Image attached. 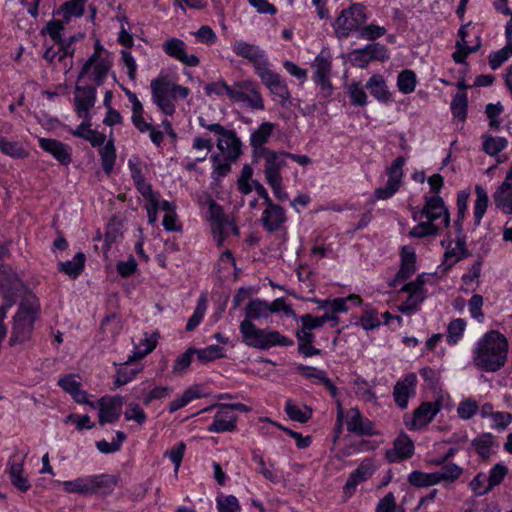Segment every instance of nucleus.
<instances>
[{
	"label": "nucleus",
	"instance_id": "obj_55",
	"mask_svg": "<svg viewBox=\"0 0 512 512\" xmlns=\"http://www.w3.org/2000/svg\"><path fill=\"white\" fill-rule=\"evenodd\" d=\"M218 512H240L241 505L238 499L233 495L219 494L216 499Z\"/></svg>",
	"mask_w": 512,
	"mask_h": 512
},
{
	"label": "nucleus",
	"instance_id": "obj_4",
	"mask_svg": "<svg viewBox=\"0 0 512 512\" xmlns=\"http://www.w3.org/2000/svg\"><path fill=\"white\" fill-rule=\"evenodd\" d=\"M239 330L243 343L252 348L268 350L275 346H289L292 344L290 339L278 331L258 328L249 319L241 321Z\"/></svg>",
	"mask_w": 512,
	"mask_h": 512
},
{
	"label": "nucleus",
	"instance_id": "obj_1",
	"mask_svg": "<svg viewBox=\"0 0 512 512\" xmlns=\"http://www.w3.org/2000/svg\"><path fill=\"white\" fill-rule=\"evenodd\" d=\"M509 349V341L503 333L498 330H489L472 345L471 359L479 370L494 373L505 367Z\"/></svg>",
	"mask_w": 512,
	"mask_h": 512
},
{
	"label": "nucleus",
	"instance_id": "obj_60",
	"mask_svg": "<svg viewBox=\"0 0 512 512\" xmlns=\"http://www.w3.org/2000/svg\"><path fill=\"white\" fill-rule=\"evenodd\" d=\"M198 359L203 362H211L224 357V349L218 345H209L203 349H195Z\"/></svg>",
	"mask_w": 512,
	"mask_h": 512
},
{
	"label": "nucleus",
	"instance_id": "obj_53",
	"mask_svg": "<svg viewBox=\"0 0 512 512\" xmlns=\"http://www.w3.org/2000/svg\"><path fill=\"white\" fill-rule=\"evenodd\" d=\"M207 310V297L202 293L197 301L193 315L189 318L186 325L187 331L194 330L202 321Z\"/></svg>",
	"mask_w": 512,
	"mask_h": 512
},
{
	"label": "nucleus",
	"instance_id": "obj_15",
	"mask_svg": "<svg viewBox=\"0 0 512 512\" xmlns=\"http://www.w3.org/2000/svg\"><path fill=\"white\" fill-rule=\"evenodd\" d=\"M24 466L25 455L14 453L9 457L5 469L12 485L21 492H26L31 488Z\"/></svg>",
	"mask_w": 512,
	"mask_h": 512
},
{
	"label": "nucleus",
	"instance_id": "obj_8",
	"mask_svg": "<svg viewBox=\"0 0 512 512\" xmlns=\"http://www.w3.org/2000/svg\"><path fill=\"white\" fill-rule=\"evenodd\" d=\"M199 125L212 132L216 137L217 148L225 160L234 161L241 154V142L235 132L218 123H207L203 117L198 118Z\"/></svg>",
	"mask_w": 512,
	"mask_h": 512
},
{
	"label": "nucleus",
	"instance_id": "obj_14",
	"mask_svg": "<svg viewBox=\"0 0 512 512\" xmlns=\"http://www.w3.org/2000/svg\"><path fill=\"white\" fill-rule=\"evenodd\" d=\"M314 83L320 87L323 96L328 97L332 93L331 57L327 53L318 54L312 62Z\"/></svg>",
	"mask_w": 512,
	"mask_h": 512
},
{
	"label": "nucleus",
	"instance_id": "obj_63",
	"mask_svg": "<svg viewBox=\"0 0 512 512\" xmlns=\"http://www.w3.org/2000/svg\"><path fill=\"white\" fill-rule=\"evenodd\" d=\"M85 3L86 0H70L66 2L61 8L64 19L69 21L72 17L82 16Z\"/></svg>",
	"mask_w": 512,
	"mask_h": 512
},
{
	"label": "nucleus",
	"instance_id": "obj_12",
	"mask_svg": "<svg viewBox=\"0 0 512 512\" xmlns=\"http://www.w3.org/2000/svg\"><path fill=\"white\" fill-rule=\"evenodd\" d=\"M430 277L426 274L419 275L415 281L405 284L399 293L407 294V299L398 306V310L405 315L414 314L423 300L426 298L427 291L424 288Z\"/></svg>",
	"mask_w": 512,
	"mask_h": 512
},
{
	"label": "nucleus",
	"instance_id": "obj_50",
	"mask_svg": "<svg viewBox=\"0 0 512 512\" xmlns=\"http://www.w3.org/2000/svg\"><path fill=\"white\" fill-rule=\"evenodd\" d=\"M417 86V76L413 70L405 69L397 76V87L403 94H411Z\"/></svg>",
	"mask_w": 512,
	"mask_h": 512
},
{
	"label": "nucleus",
	"instance_id": "obj_31",
	"mask_svg": "<svg viewBox=\"0 0 512 512\" xmlns=\"http://www.w3.org/2000/svg\"><path fill=\"white\" fill-rule=\"evenodd\" d=\"M413 453V441L406 434H401L395 439L393 448L387 450L386 458L389 462H398L411 457Z\"/></svg>",
	"mask_w": 512,
	"mask_h": 512
},
{
	"label": "nucleus",
	"instance_id": "obj_43",
	"mask_svg": "<svg viewBox=\"0 0 512 512\" xmlns=\"http://www.w3.org/2000/svg\"><path fill=\"white\" fill-rule=\"evenodd\" d=\"M0 152L13 159H23L29 154L20 142L10 141L3 136H0Z\"/></svg>",
	"mask_w": 512,
	"mask_h": 512
},
{
	"label": "nucleus",
	"instance_id": "obj_17",
	"mask_svg": "<svg viewBox=\"0 0 512 512\" xmlns=\"http://www.w3.org/2000/svg\"><path fill=\"white\" fill-rule=\"evenodd\" d=\"M258 77L263 85L270 91L275 101L280 104H285L290 99V92L285 81H283L270 66L262 71Z\"/></svg>",
	"mask_w": 512,
	"mask_h": 512
},
{
	"label": "nucleus",
	"instance_id": "obj_56",
	"mask_svg": "<svg viewBox=\"0 0 512 512\" xmlns=\"http://www.w3.org/2000/svg\"><path fill=\"white\" fill-rule=\"evenodd\" d=\"M507 145L508 142L504 137L487 135L483 140V148L491 156H495L503 151Z\"/></svg>",
	"mask_w": 512,
	"mask_h": 512
},
{
	"label": "nucleus",
	"instance_id": "obj_47",
	"mask_svg": "<svg viewBox=\"0 0 512 512\" xmlns=\"http://www.w3.org/2000/svg\"><path fill=\"white\" fill-rule=\"evenodd\" d=\"M467 323L462 318L452 320L447 327L446 341L449 345L453 346L459 343L463 338Z\"/></svg>",
	"mask_w": 512,
	"mask_h": 512
},
{
	"label": "nucleus",
	"instance_id": "obj_19",
	"mask_svg": "<svg viewBox=\"0 0 512 512\" xmlns=\"http://www.w3.org/2000/svg\"><path fill=\"white\" fill-rule=\"evenodd\" d=\"M163 51L170 57L178 60L186 66L195 67L200 60L195 54L186 51V44L178 38L172 37L162 44Z\"/></svg>",
	"mask_w": 512,
	"mask_h": 512
},
{
	"label": "nucleus",
	"instance_id": "obj_36",
	"mask_svg": "<svg viewBox=\"0 0 512 512\" xmlns=\"http://www.w3.org/2000/svg\"><path fill=\"white\" fill-rule=\"evenodd\" d=\"M72 134L89 141L93 146L102 145L105 141L104 134L91 128V117L83 119V122L72 132Z\"/></svg>",
	"mask_w": 512,
	"mask_h": 512
},
{
	"label": "nucleus",
	"instance_id": "obj_38",
	"mask_svg": "<svg viewBox=\"0 0 512 512\" xmlns=\"http://www.w3.org/2000/svg\"><path fill=\"white\" fill-rule=\"evenodd\" d=\"M271 315L269 302L261 299L251 300L245 308V318L253 322V320L266 319Z\"/></svg>",
	"mask_w": 512,
	"mask_h": 512
},
{
	"label": "nucleus",
	"instance_id": "obj_13",
	"mask_svg": "<svg viewBox=\"0 0 512 512\" xmlns=\"http://www.w3.org/2000/svg\"><path fill=\"white\" fill-rule=\"evenodd\" d=\"M209 220L211 230L218 245H221L224 238L229 234H238V228L225 218L222 208L214 202L209 204Z\"/></svg>",
	"mask_w": 512,
	"mask_h": 512
},
{
	"label": "nucleus",
	"instance_id": "obj_6",
	"mask_svg": "<svg viewBox=\"0 0 512 512\" xmlns=\"http://www.w3.org/2000/svg\"><path fill=\"white\" fill-rule=\"evenodd\" d=\"M112 66L110 53L101 45L99 41L95 42L94 52L84 63L80 72L81 78H87L101 85L106 80Z\"/></svg>",
	"mask_w": 512,
	"mask_h": 512
},
{
	"label": "nucleus",
	"instance_id": "obj_54",
	"mask_svg": "<svg viewBox=\"0 0 512 512\" xmlns=\"http://www.w3.org/2000/svg\"><path fill=\"white\" fill-rule=\"evenodd\" d=\"M104 171L109 174L115 165L116 151L114 144L109 140L99 151Z\"/></svg>",
	"mask_w": 512,
	"mask_h": 512
},
{
	"label": "nucleus",
	"instance_id": "obj_39",
	"mask_svg": "<svg viewBox=\"0 0 512 512\" xmlns=\"http://www.w3.org/2000/svg\"><path fill=\"white\" fill-rule=\"evenodd\" d=\"M132 105V122L140 132L148 131L152 126L143 117V106L136 94L128 91L126 93Z\"/></svg>",
	"mask_w": 512,
	"mask_h": 512
},
{
	"label": "nucleus",
	"instance_id": "obj_28",
	"mask_svg": "<svg viewBox=\"0 0 512 512\" xmlns=\"http://www.w3.org/2000/svg\"><path fill=\"white\" fill-rule=\"evenodd\" d=\"M237 417L232 406L222 405L217 410L213 423L208 427L212 433H222L235 428Z\"/></svg>",
	"mask_w": 512,
	"mask_h": 512
},
{
	"label": "nucleus",
	"instance_id": "obj_61",
	"mask_svg": "<svg viewBox=\"0 0 512 512\" xmlns=\"http://www.w3.org/2000/svg\"><path fill=\"white\" fill-rule=\"evenodd\" d=\"M467 95L464 92H458L451 103L452 114L460 121H464L467 114Z\"/></svg>",
	"mask_w": 512,
	"mask_h": 512
},
{
	"label": "nucleus",
	"instance_id": "obj_45",
	"mask_svg": "<svg viewBox=\"0 0 512 512\" xmlns=\"http://www.w3.org/2000/svg\"><path fill=\"white\" fill-rule=\"evenodd\" d=\"M161 211H163L164 217L162 225L166 231H179L181 224L178 221L175 205L167 200L162 201Z\"/></svg>",
	"mask_w": 512,
	"mask_h": 512
},
{
	"label": "nucleus",
	"instance_id": "obj_51",
	"mask_svg": "<svg viewBox=\"0 0 512 512\" xmlns=\"http://www.w3.org/2000/svg\"><path fill=\"white\" fill-rule=\"evenodd\" d=\"M285 411L290 419L301 423L307 422L312 416V410L305 405H298L292 401H287Z\"/></svg>",
	"mask_w": 512,
	"mask_h": 512
},
{
	"label": "nucleus",
	"instance_id": "obj_7",
	"mask_svg": "<svg viewBox=\"0 0 512 512\" xmlns=\"http://www.w3.org/2000/svg\"><path fill=\"white\" fill-rule=\"evenodd\" d=\"M262 156L265 160L264 174L267 183L277 199L287 200L288 195L282 187V176L280 173L281 169L287 165L284 152L277 153L269 149H263Z\"/></svg>",
	"mask_w": 512,
	"mask_h": 512
},
{
	"label": "nucleus",
	"instance_id": "obj_34",
	"mask_svg": "<svg viewBox=\"0 0 512 512\" xmlns=\"http://www.w3.org/2000/svg\"><path fill=\"white\" fill-rule=\"evenodd\" d=\"M416 271V253L410 246H404L401 250V267L397 273L398 280L410 278Z\"/></svg>",
	"mask_w": 512,
	"mask_h": 512
},
{
	"label": "nucleus",
	"instance_id": "obj_26",
	"mask_svg": "<svg viewBox=\"0 0 512 512\" xmlns=\"http://www.w3.org/2000/svg\"><path fill=\"white\" fill-rule=\"evenodd\" d=\"M102 476H84L74 480L61 482L63 489L68 493L88 494L94 492L102 484Z\"/></svg>",
	"mask_w": 512,
	"mask_h": 512
},
{
	"label": "nucleus",
	"instance_id": "obj_11",
	"mask_svg": "<svg viewBox=\"0 0 512 512\" xmlns=\"http://www.w3.org/2000/svg\"><path fill=\"white\" fill-rule=\"evenodd\" d=\"M366 20L364 7L359 3L353 4L342 10L336 18L333 24L335 33L339 38H346L352 32L358 30Z\"/></svg>",
	"mask_w": 512,
	"mask_h": 512
},
{
	"label": "nucleus",
	"instance_id": "obj_48",
	"mask_svg": "<svg viewBox=\"0 0 512 512\" xmlns=\"http://www.w3.org/2000/svg\"><path fill=\"white\" fill-rule=\"evenodd\" d=\"M300 371L303 376L312 379L317 383L323 384L325 387H327V389L331 392L333 396L336 395V387L327 377L326 373L323 370L313 367H301Z\"/></svg>",
	"mask_w": 512,
	"mask_h": 512
},
{
	"label": "nucleus",
	"instance_id": "obj_22",
	"mask_svg": "<svg viewBox=\"0 0 512 512\" xmlns=\"http://www.w3.org/2000/svg\"><path fill=\"white\" fill-rule=\"evenodd\" d=\"M159 334L157 332H143L133 340V350L128 357V362L140 360L150 354L157 346Z\"/></svg>",
	"mask_w": 512,
	"mask_h": 512
},
{
	"label": "nucleus",
	"instance_id": "obj_23",
	"mask_svg": "<svg viewBox=\"0 0 512 512\" xmlns=\"http://www.w3.org/2000/svg\"><path fill=\"white\" fill-rule=\"evenodd\" d=\"M376 469H377V465L375 464V462L373 460H371V459L364 460L359 465V467L354 472H352L351 475L349 476V478L344 486V493L349 496L352 495L355 492L356 487L363 481H366L367 479H369L374 474Z\"/></svg>",
	"mask_w": 512,
	"mask_h": 512
},
{
	"label": "nucleus",
	"instance_id": "obj_58",
	"mask_svg": "<svg viewBox=\"0 0 512 512\" xmlns=\"http://www.w3.org/2000/svg\"><path fill=\"white\" fill-rule=\"evenodd\" d=\"M274 129L270 122H263L257 130L251 134V143L254 147H262L269 139Z\"/></svg>",
	"mask_w": 512,
	"mask_h": 512
},
{
	"label": "nucleus",
	"instance_id": "obj_3",
	"mask_svg": "<svg viewBox=\"0 0 512 512\" xmlns=\"http://www.w3.org/2000/svg\"><path fill=\"white\" fill-rule=\"evenodd\" d=\"M152 101L165 115H173L176 111L174 100L185 99L190 90L172 81L170 76L161 72L150 83Z\"/></svg>",
	"mask_w": 512,
	"mask_h": 512
},
{
	"label": "nucleus",
	"instance_id": "obj_42",
	"mask_svg": "<svg viewBox=\"0 0 512 512\" xmlns=\"http://www.w3.org/2000/svg\"><path fill=\"white\" fill-rule=\"evenodd\" d=\"M85 265V255L77 253L71 260L66 262H59V271L65 273L72 279H76L83 271Z\"/></svg>",
	"mask_w": 512,
	"mask_h": 512
},
{
	"label": "nucleus",
	"instance_id": "obj_10",
	"mask_svg": "<svg viewBox=\"0 0 512 512\" xmlns=\"http://www.w3.org/2000/svg\"><path fill=\"white\" fill-rule=\"evenodd\" d=\"M231 49L235 55L252 64L257 76L268 66H271L266 52L254 43L243 39H234L231 41Z\"/></svg>",
	"mask_w": 512,
	"mask_h": 512
},
{
	"label": "nucleus",
	"instance_id": "obj_40",
	"mask_svg": "<svg viewBox=\"0 0 512 512\" xmlns=\"http://www.w3.org/2000/svg\"><path fill=\"white\" fill-rule=\"evenodd\" d=\"M495 205L506 214L512 215V185L502 183L494 195Z\"/></svg>",
	"mask_w": 512,
	"mask_h": 512
},
{
	"label": "nucleus",
	"instance_id": "obj_5",
	"mask_svg": "<svg viewBox=\"0 0 512 512\" xmlns=\"http://www.w3.org/2000/svg\"><path fill=\"white\" fill-rule=\"evenodd\" d=\"M39 312L38 299L32 295H27L19 305V309L14 317L11 343L16 344L25 341L32 333L34 322Z\"/></svg>",
	"mask_w": 512,
	"mask_h": 512
},
{
	"label": "nucleus",
	"instance_id": "obj_59",
	"mask_svg": "<svg viewBox=\"0 0 512 512\" xmlns=\"http://www.w3.org/2000/svg\"><path fill=\"white\" fill-rule=\"evenodd\" d=\"M346 89L353 105L364 106L367 104V94L360 82L353 81L346 86Z\"/></svg>",
	"mask_w": 512,
	"mask_h": 512
},
{
	"label": "nucleus",
	"instance_id": "obj_62",
	"mask_svg": "<svg viewBox=\"0 0 512 512\" xmlns=\"http://www.w3.org/2000/svg\"><path fill=\"white\" fill-rule=\"evenodd\" d=\"M463 472V469L454 464L449 463L441 468L439 471H435V474L439 478V483L441 482H454L457 480Z\"/></svg>",
	"mask_w": 512,
	"mask_h": 512
},
{
	"label": "nucleus",
	"instance_id": "obj_64",
	"mask_svg": "<svg viewBox=\"0 0 512 512\" xmlns=\"http://www.w3.org/2000/svg\"><path fill=\"white\" fill-rule=\"evenodd\" d=\"M512 56V41L502 49L493 52L489 56V65L493 70L498 69L505 61Z\"/></svg>",
	"mask_w": 512,
	"mask_h": 512
},
{
	"label": "nucleus",
	"instance_id": "obj_33",
	"mask_svg": "<svg viewBox=\"0 0 512 512\" xmlns=\"http://www.w3.org/2000/svg\"><path fill=\"white\" fill-rule=\"evenodd\" d=\"M366 88L379 102L388 104L393 101L392 93L389 91L384 77L380 74H373L367 81Z\"/></svg>",
	"mask_w": 512,
	"mask_h": 512
},
{
	"label": "nucleus",
	"instance_id": "obj_25",
	"mask_svg": "<svg viewBox=\"0 0 512 512\" xmlns=\"http://www.w3.org/2000/svg\"><path fill=\"white\" fill-rule=\"evenodd\" d=\"M445 248L444 258L447 266H452L467 255V249L464 237L460 230L453 239H446L442 241Z\"/></svg>",
	"mask_w": 512,
	"mask_h": 512
},
{
	"label": "nucleus",
	"instance_id": "obj_46",
	"mask_svg": "<svg viewBox=\"0 0 512 512\" xmlns=\"http://www.w3.org/2000/svg\"><path fill=\"white\" fill-rule=\"evenodd\" d=\"M348 303L359 305L361 299L359 296L351 295L347 298H336L331 302L325 301L320 307L323 309L328 308L332 312L331 315H334L336 313L347 312L349 309Z\"/></svg>",
	"mask_w": 512,
	"mask_h": 512
},
{
	"label": "nucleus",
	"instance_id": "obj_2",
	"mask_svg": "<svg viewBox=\"0 0 512 512\" xmlns=\"http://www.w3.org/2000/svg\"><path fill=\"white\" fill-rule=\"evenodd\" d=\"M412 218L417 223L409 235L416 238L433 236L448 227L450 213L439 195L424 196L422 208H413Z\"/></svg>",
	"mask_w": 512,
	"mask_h": 512
},
{
	"label": "nucleus",
	"instance_id": "obj_35",
	"mask_svg": "<svg viewBox=\"0 0 512 512\" xmlns=\"http://www.w3.org/2000/svg\"><path fill=\"white\" fill-rule=\"evenodd\" d=\"M346 426L347 429L356 434H371L372 433V425L368 420L362 418L360 412L352 408L350 409L346 416Z\"/></svg>",
	"mask_w": 512,
	"mask_h": 512
},
{
	"label": "nucleus",
	"instance_id": "obj_18",
	"mask_svg": "<svg viewBox=\"0 0 512 512\" xmlns=\"http://www.w3.org/2000/svg\"><path fill=\"white\" fill-rule=\"evenodd\" d=\"M440 411L437 402L422 403L411 417H405L404 423L410 430H419L427 426Z\"/></svg>",
	"mask_w": 512,
	"mask_h": 512
},
{
	"label": "nucleus",
	"instance_id": "obj_32",
	"mask_svg": "<svg viewBox=\"0 0 512 512\" xmlns=\"http://www.w3.org/2000/svg\"><path fill=\"white\" fill-rule=\"evenodd\" d=\"M59 386L69 393L73 399L80 404H87L91 408L95 407L94 402L89 401L87 393L81 389V384L75 375H67L58 380Z\"/></svg>",
	"mask_w": 512,
	"mask_h": 512
},
{
	"label": "nucleus",
	"instance_id": "obj_52",
	"mask_svg": "<svg viewBox=\"0 0 512 512\" xmlns=\"http://www.w3.org/2000/svg\"><path fill=\"white\" fill-rule=\"evenodd\" d=\"M146 201L145 209L147 211L148 222L150 224H154L157 221V212L161 211L162 199H160V195L152 191L149 196H142Z\"/></svg>",
	"mask_w": 512,
	"mask_h": 512
},
{
	"label": "nucleus",
	"instance_id": "obj_37",
	"mask_svg": "<svg viewBox=\"0 0 512 512\" xmlns=\"http://www.w3.org/2000/svg\"><path fill=\"white\" fill-rule=\"evenodd\" d=\"M128 167L130 169L131 177L141 196H149L153 189L151 185L144 180L142 167L137 158H130L128 160Z\"/></svg>",
	"mask_w": 512,
	"mask_h": 512
},
{
	"label": "nucleus",
	"instance_id": "obj_21",
	"mask_svg": "<svg viewBox=\"0 0 512 512\" xmlns=\"http://www.w3.org/2000/svg\"><path fill=\"white\" fill-rule=\"evenodd\" d=\"M39 146L50 154L61 165L68 166L72 162V148L59 140L39 138Z\"/></svg>",
	"mask_w": 512,
	"mask_h": 512
},
{
	"label": "nucleus",
	"instance_id": "obj_16",
	"mask_svg": "<svg viewBox=\"0 0 512 512\" xmlns=\"http://www.w3.org/2000/svg\"><path fill=\"white\" fill-rule=\"evenodd\" d=\"M404 164L405 158L398 157L387 168L388 181L384 187H380L375 191V198L377 200L389 199L398 191L402 182Z\"/></svg>",
	"mask_w": 512,
	"mask_h": 512
},
{
	"label": "nucleus",
	"instance_id": "obj_57",
	"mask_svg": "<svg viewBox=\"0 0 512 512\" xmlns=\"http://www.w3.org/2000/svg\"><path fill=\"white\" fill-rule=\"evenodd\" d=\"M475 190H476L477 197H476V201H475V205H474V217H475L476 223H480L482 217L484 216V214L486 212L489 198H488V194H487L486 190L483 187L477 185Z\"/></svg>",
	"mask_w": 512,
	"mask_h": 512
},
{
	"label": "nucleus",
	"instance_id": "obj_41",
	"mask_svg": "<svg viewBox=\"0 0 512 512\" xmlns=\"http://www.w3.org/2000/svg\"><path fill=\"white\" fill-rule=\"evenodd\" d=\"M131 363L132 362H128L127 360L125 363L118 366L115 378V384L117 386H122L131 382L140 372H142V364L138 363L131 366Z\"/></svg>",
	"mask_w": 512,
	"mask_h": 512
},
{
	"label": "nucleus",
	"instance_id": "obj_30",
	"mask_svg": "<svg viewBox=\"0 0 512 512\" xmlns=\"http://www.w3.org/2000/svg\"><path fill=\"white\" fill-rule=\"evenodd\" d=\"M416 383V375L409 373L395 385L393 395L400 408L407 407L409 398L415 394Z\"/></svg>",
	"mask_w": 512,
	"mask_h": 512
},
{
	"label": "nucleus",
	"instance_id": "obj_9",
	"mask_svg": "<svg viewBox=\"0 0 512 512\" xmlns=\"http://www.w3.org/2000/svg\"><path fill=\"white\" fill-rule=\"evenodd\" d=\"M229 99L253 110H264V100L256 82L250 79L231 85Z\"/></svg>",
	"mask_w": 512,
	"mask_h": 512
},
{
	"label": "nucleus",
	"instance_id": "obj_27",
	"mask_svg": "<svg viewBox=\"0 0 512 512\" xmlns=\"http://www.w3.org/2000/svg\"><path fill=\"white\" fill-rule=\"evenodd\" d=\"M286 220L287 217L284 209L272 202L267 204L261 217L264 228L270 232L282 230Z\"/></svg>",
	"mask_w": 512,
	"mask_h": 512
},
{
	"label": "nucleus",
	"instance_id": "obj_49",
	"mask_svg": "<svg viewBox=\"0 0 512 512\" xmlns=\"http://www.w3.org/2000/svg\"><path fill=\"white\" fill-rule=\"evenodd\" d=\"M407 479L414 487H429L439 484V478L435 472L425 473L415 470L408 475Z\"/></svg>",
	"mask_w": 512,
	"mask_h": 512
},
{
	"label": "nucleus",
	"instance_id": "obj_24",
	"mask_svg": "<svg viewBox=\"0 0 512 512\" xmlns=\"http://www.w3.org/2000/svg\"><path fill=\"white\" fill-rule=\"evenodd\" d=\"M93 409H99V422L101 424L115 421L121 413L122 398L121 397H104L97 403H94Z\"/></svg>",
	"mask_w": 512,
	"mask_h": 512
},
{
	"label": "nucleus",
	"instance_id": "obj_29",
	"mask_svg": "<svg viewBox=\"0 0 512 512\" xmlns=\"http://www.w3.org/2000/svg\"><path fill=\"white\" fill-rule=\"evenodd\" d=\"M22 287V282L9 266H0V292L6 300H12L15 292Z\"/></svg>",
	"mask_w": 512,
	"mask_h": 512
},
{
	"label": "nucleus",
	"instance_id": "obj_20",
	"mask_svg": "<svg viewBox=\"0 0 512 512\" xmlns=\"http://www.w3.org/2000/svg\"><path fill=\"white\" fill-rule=\"evenodd\" d=\"M95 102V88L76 86L74 91V108L79 118H90V110L94 107Z\"/></svg>",
	"mask_w": 512,
	"mask_h": 512
},
{
	"label": "nucleus",
	"instance_id": "obj_44",
	"mask_svg": "<svg viewBox=\"0 0 512 512\" xmlns=\"http://www.w3.org/2000/svg\"><path fill=\"white\" fill-rule=\"evenodd\" d=\"M300 322L303 328L312 331L322 327L325 323L329 322L331 327H334L338 323V318L335 315L324 314L320 317H314L310 314H306L300 317Z\"/></svg>",
	"mask_w": 512,
	"mask_h": 512
}]
</instances>
